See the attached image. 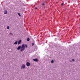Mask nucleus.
<instances>
[{
  "instance_id": "nucleus-6",
  "label": "nucleus",
  "mask_w": 80,
  "mask_h": 80,
  "mask_svg": "<svg viewBox=\"0 0 80 80\" xmlns=\"http://www.w3.org/2000/svg\"><path fill=\"white\" fill-rule=\"evenodd\" d=\"M20 48H21V46H19L18 48H17V50H20Z\"/></svg>"
},
{
  "instance_id": "nucleus-5",
  "label": "nucleus",
  "mask_w": 80,
  "mask_h": 80,
  "mask_svg": "<svg viewBox=\"0 0 80 80\" xmlns=\"http://www.w3.org/2000/svg\"><path fill=\"white\" fill-rule=\"evenodd\" d=\"M4 13L5 14V15H6V14H7V11L5 10L4 12Z\"/></svg>"
},
{
  "instance_id": "nucleus-18",
  "label": "nucleus",
  "mask_w": 80,
  "mask_h": 80,
  "mask_svg": "<svg viewBox=\"0 0 80 80\" xmlns=\"http://www.w3.org/2000/svg\"><path fill=\"white\" fill-rule=\"evenodd\" d=\"M45 5V4H44V3L42 4V5Z\"/></svg>"
},
{
  "instance_id": "nucleus-3",
  "label": "nucleus",
  "mask_w": 80,
  "mask_h": 80,
  "mask_svg": "<svg viewBox=\"0 0 80 80\" xmlns=\"http://www.w3.org/2000/svg\"><path fill=\"white\" fill-rule=\"evenodd\" d=\"M25 68V65L23 64L21 67V68L23 69Z\"/></svg>"
},
{
  "instance_id": "nucleus-11",
  "label": "nucleus",
  "mask_w": 80,
  "mask_h": 80,
  "mask_svg": "<svg viewBox=\"0 0 80 80\" xmlns=\"http://www.w3.org/2000/svg\"><path fill=\"white\" fill-rule=\"evenodd\" d=\"M30 41V39L29 38H27V41Z\"/></svg>"
},
{
  "instance_id": "nucleus-15",
  "label": "nucleus",
  "mask_w": 80,
  "mask_h": 80,
  "mask_svg": "<svg viewBox=\"0 0 80 80\" xmlns=\"http://www.w3.org/2000/svg\"><path fill=\"white\" fill-rule=\"evenodd\" d=\"M61 5H62V6H63V3H62L61 4Z\"/></svg>"
},
{
  "instance_id": "nucleus-12",
  "label": "nucleus",
  "mask_w": 80,
  "mask_h": 80,
  "mask_svg": "<svg viewBox=\"0 0 80 80\" xmlns=\"http://www.w3.org/2000/svg\"><path fill=\"white\" fill-rule=\"evenodd\" d=\"M51 63H53V60H52V61H51Z\"/></svg>"
},
{
  "instance_id": "nucleus-13",
  "label": "nucleus",
  "mask_w": 80,
  "mask_h": 80,
  "mask_svg": "<svg viewBox=\"0 0 80 80\" xmlns=\"http://www.w3.org/2000/svg\"><path fill=\"white\" fill-rule=\"evenodd\" d=\"M32 46H33V45H34V43H32Z\"/></svg>"
},
{
  "instance_id": "nucleus-17",
  "label": "nucleus",
  "mask_w": 80,
  "mask_h": 80,
  "mask_svg": "<svg viewBox=\"0 0 80 80\" xmlns=\"http://www.w3.org/2000/svg\"><path fill=\"white\" fill-rule=\"evenodd\" d=\"M72 61L73 62H74V61H75V60H74V59H72Z\"/></svg>"
},
{
  "instance_id": "nucleus-8",
  "label": "nucleus",
  "mask_w": 80,
  "mask_h": 80,
  "mask_svg": "<svg viewBox=\"0 0 80 80\" xmlns=\"http://www.w3.org/2000/svg\"><path fill=\"white\" fill-rule=\"evenodd\" d=\"M17 43H18V41H17L14 43V45H16L17 44Z\"/></svg>"
},
{
  "instance_id": "nucleus-1",
  "label": "nucleus",
  "mask_w": 80,
  "mask_h": 80,
  "mask_svg": "<svg viewBox=\"0 0 80 80\" xmlns=\"http://www.w3.org/2000/svg\"><path fill=\"white\" fill-rule=\"evenodd\" d=\"M20 52H22L23 50H25V45H24V44H22Z\"/></svg>"
},
{
  "instance_id": "nucleus-16",
  "label": "nucleus",
  "mask_w": 80,
  "mask_h": 80,
  "mask_svg": "<svg viewBox=\"0 0 80 80\" xmlns=\"http://www.w3.org/2000/svg\"><path fill=\"white\" fill-rule=\"evenodd\" d=\"M10 35H13V34H12L11 33H10Z\"/></svg>"
},
{
  "instance_id": "nucleus-14",
  "label": "nucleus",
  "mask_w": 80,
  "mask_h": 80,
  "mask_svg": "<svg viewBox=\"0 0 80 80\" xmlns=\"http://www.w3.org/2000/svg\"><path fill=\"white\" fill-rule=\"evenodd\" d=\"M25 48H27V44H25Z\"/></svg>"
},
{
  "instance_id": "nucleus-9",
  "label": "nucleus",
  "mask_w": 80,
  "mask_h": 80,
  "mask_svg": "<svg viewBox=\"0 0 80 80\" xmlns=\"http://www.w3.org/2000/svg\"><path fill=\"white\" fill-rule=\"evenodd\" d=\"M18 15H19V17H21V15H20V13H18Z\"/></svg>"
},
{
  "instance_id": "nucleus-10",
  "label": "nucleus",
  "mask_w": 80,
  "mask_h": 80,
  "mask_svg": "<svg viewBox=\"0 0 80 80\" xmlns=\"http://www.w3.org/2000/svg\"><path fill=\"white\" fill-rule=\"evenodd\" d=\"M7 28L8 30V29H9V28H10V27H9V26H8L7 27Z\"/></svg>"
},
{
  "instance_id": "nucleus-4",
  "label": "nucleus",
  "mask_w": 80,
  "mask_h": 80,
  "mask_svg": "<svg viewBox=\"0 0 80 80\" xmlns=\"http://www.w3.org/2000/svg\"><path fill=\"white\" fill-rule=\"evenodd\" d=\"M33 60L34 61V62H38V59H33Z\"/></svg>"
},
{
  "instance_id": "nucleus-19",
  "label": "nucleus",
  "mask_w": 80,
  "mask_h": 80,
  "mask_svg": "<svg viewBox=\"0 0 80 80\" xmlns=\"http://www.w3.org/2000/svg\"><path fill=\"white\" fill-rule=\"evenodd\" d=\"M35 9H37V8H35Z\"/></svg>"
},
{
  "instance_id": "nucleus-7",
  "label": "nucleus",
  "mask_w": 80,
  "mask_h": 80,
  "mask_svg": "<svg viewBox=\"0 0 80 80\" xmlns=\"http://www.w3.org/2000/svg\"><path fill=\"white\" fill-rule=\"evenodd\" d=\"M20 43H21V40H19L18 42V45H19V44H20Z\"/></svg>"
},
{
  "instance_id": "nucleus-2",
  "label": "nucleus",
  "mask_w": 80,
  "mask_h": 80,
  "mask_svg": "<svg viewBox=\"0 0 80 80\" xmlns=\"http://www.w3.org/2000/svg\"><path fill=\"white\" fill-rule=\"evenodd\" d=\"M26 65L27 67H29L30 65V63L28 62L26 63Z\"/></svg>"
}]
</instances>
